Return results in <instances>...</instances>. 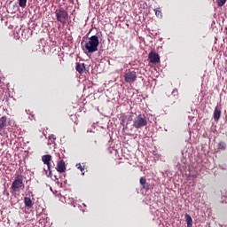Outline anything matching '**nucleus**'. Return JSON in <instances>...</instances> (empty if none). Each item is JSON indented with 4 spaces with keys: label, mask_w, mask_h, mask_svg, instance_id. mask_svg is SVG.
<instances>
[{
    "label": "nucleus",
    "mask_w": 227,
    "mask_h": 227,
    "mask_svg": "<svg viewBox=\"0 0 227 227\" xmlns=\"http://www.w3.org/2000/svg\"><path fill=\"white\" fill-rule=\"evenodd\" d=\"M98 45H100L98 35H92L82 46V51L85 52V54H93V52H97V51H98Z\"/></svg>",
    "instance_id": "f257e3e1"
},
{
    "label": "nucleus",
    "mask_w": 227,
    "mask_h": 227,
    "mask_svg": "<svg viewBox=\"0 0 227 227\" xmlns=\"http://www.w3.org/2000/svg\"><path fill=\"white\" fill-rule=\"evenodd\" d=\"M24 180L21 176H17L11 186L12 192H20V191L24 190Z\"/></svg>",
    "instance_id": "f03ea898"
},
{
    "label": "nucleus",
    "mask_w": 227,
    "mask_h": 227,
    "mask_svg": "<svg viewBox=\"0 0 227 227\" xmlns=\"http://www.w3.org/2000/svg\"><path fill=\"white\" fill-rule=\"evenodd\" d=\"M55 15L58 22H60V24H67V21L68 20V12L63 8L57 9L55 11Z\"/></svg>",
    "instance_id": "7ed1b4c3"
},
{
    "label": "nucleus",
    "mask_w": 227,
    "mask_h": 227,
    "mask_svg": "<svg viewBox=\"0 0 227 227\" xmlns=\"http://www.w3.org/2000/svg\"><path fill=\"white\" fill-rule=\"evenodd\" d=\"M146 125H148V121H146V117H145V115L139 114L134 119V129H143V127H146Z\"/></svg>",
    "instance_id": "20e7f679"
},
{
    "label": "nucleus",
    "mask_w": 227,
    "mask_h": 227,
    "mask_svg": "<svg viewBox=\"0 0 227 227\" xmlns=\"http://www.w3.org/2000/svg\"><path fill=\"white\" fill-rule=\"evenodd\" d=\"M124 81L129 84H132V82H136V81H137V73L134 70L126 71L124 74Z\"/></svg>",
    "instance_id": "39448f33"
},
{
    "label": "nucleus",
    "mask_w": 227,
    "mask_h": 227,
    "mask_svg": "<svg viewBox=\"0 0 227 227\" xmlns=\"http://www.w3.org/2000/svg\"><path fill=\"white\" fill-rule=\"evenodd\" d=\"M42 160L43 164L47 166L50 176H52V164H51V161L52 160V156L51 154L43 155Z\"/></svg>",
    "instance_id": "423d86ee"
},
{
    "label": "nucleus",
    "mask_w": 227,
    "mask_h": 227,
    "mask_svg": "<svg viewBox=\"0 0 227 227\" xmlns=\"http://www.w3.org/2000/svg\"><path fill=\"white\" fill-rule=\"evenodd\" d=\"M148 59L150 63H153V64L160 63V57L159 56V53L155 51H151L148 54Z\"/></svg>",
    "instance_id": "0eeeda50"
},
{
    "label": "nucleus",
    "mask_w": 227,
    "mask_h": 227,
    "mask_svg": "<svg viewBox=\"0 0 227 227\" xmlns=\"http://www.w3.org/2000/svg\"><path fill=\"white\" fill-rule=\"evenodd\" d=\"M58 173H65L67 171V165H65V160H59L57 163Z\"/></svg>",
    "instance_id": "6e6552de"
},
{
    "label": "nucleus",
    "mask_w": 227,
    "mask_h": 227,
    "mask_svg": "<svg viewBox=\"0 0 227 227\" xmlns=\"http://www.w3.org/2000/svg\"><path fill=\"white\" fill-rule=\"evenodd\" d=\"M75 69L80 74H84V70H86V64H84V63H76Z\"/></svg>",
    "instance_id": "1a4fd4ad"
},
{
    "label": "nucleus",
    "mask_w": 227,
    "mask_h": 227,
    "mask_svg": "<svg viewBox=\"0 0 227 227\" xmlns=\"http://www.w3.org/2000/svg\"><path fill=\"white\" fill-rule=\"evenodd\" d=\"M7 120H8V117H6V115H4L0 118V136H1V132H2L3 129H4V127H6Z\"/></svg>",
    "instance_id": "9d476101"
},
{
    "label": "nucleus",
    "mask_w": 227,
    "mask_h": 227,
    "mask_svg": "<svg viewBox=\"0 0 227 227\" xmlns=\"http://www.w3.org/2000/svg\"><path fill=\"white\" fill-rule=\"evenodd\" d=\"M221 118V109H219L217 106H215L214 111V120L215 121H219V119Z\"/></svg>",
    "instance_id": "9b49d317"
},
{
    "label": "nucleus",
    "mask_w": 227,
    "mask_h": 227,
    "mask_svg": "<svg viewBox=\"0 0 227 227\" xmlns=\"http://www.w3.org/2000/svg\"><path fill=\"white\" fill-rule=\"evenodd\" d=\"M140 184H142V189H145L146 191H148V189H150V184H148V183H146L145 177L140 178Z\"/></svg>",
    "instance_id": "f8f14e48"
},
{
    "label": "nucleus",
    "mask_w": 227,
    "mask_h": 227,
    "mask_svg": "<svg viewBox=\"0 0 227 227\" xmlns=\"http://www.w3.org/2000/svg\"><path fill=\"white\" fill-rule=\"evenodd\" d=\"M184 219L186 221L187 227H192V217L191 216V215L186 214L184 215Z\"/></svg>",
    "instance_id": "ddd939ff"
},
{
    "label": "nucleus",
    "mask_w": 227,
    "mask_h": 227,
    "mask_svg": "<svg viewBox=\"0 0 227 227\" xmlns=\"http://www.w3.org/2000/svg\"><path fill=\"white\" fill-rule=\"evenodd\" d=\"M24 203L25 207H27L28 208H31V207H33V200H31V198L29 197L24 198Z\"/></svg>",
    "instance_id": "4468645a"
},
{
    "label": "nucleus",
    "mask_w": 227,
    "mask_h": 227,
    "mask_svg": "<svg viewBox=\"0 0 227 227\" xmlns=\"http://www.w3.org/2000/svg\"><path fill=\"white\" fill-rule=\"evenodd\" d=\"M26 4H27V0H19V6H20V8H24Z\"/></svg>",
    "instance_id": "2eb2a0df"
},
{
    "label": "nucleus",
    "mask_w": 227,
    "mask_h": 227,
    "mask_svg": "<svg viewBox=\"0 0 227 227\" xmlns=\"http://www.w3.org/2000/svg\"><path fill=\"white\" fill-rule=\"evenodd\" d=\"M218 150H226V144L224 142H220L218 144Z\"/></svg>",
    "instance_id": "dca6fc26"
},
{
    "label": "nucleus",
    "mask_w": 227,
    "mask_h": 227,
    "mask_svg": "<svg viewBox=\"0 0 227 227\" xmlns=\"http://www.w3.org/2000/svg\"><path fill=\"white\" fill-rule=\"evenodd\" d=\"M154 12H155L156 17H158L159 19H162V12H160L157 9H154Z\"/></svg>",
    "instance_id": "f3484780"
},
{
    "label": "nucleus",
    "mask_w": 227,
    "mask_h": 227,
    "mask_svg": "<svg viewBox=\"0 0 227 227\" xmlns=\"http://www.w3.org/2000/svg\"><path fill=\"white\" fill-rule=\"evenodd\" d=\"M226 4V0H218V6L222 7Z\"/></svg>",
    "instance_id": "a211bd4d"
},
{
    "label": "nucleus",
    "mask_w": 227,
    "mask_h": 227,
    "mask_svg": "<svg viewBox=\"0 0 227 227\" xmlns=\"http://www.w3.org/2000/svg\"><path fill=\"white\" fill-rule=\"evenodd\" d=\"M76 168H77V169H80V171H82V173L83 170H84V168H82V166L81 165V163L76 164Z\"/></svg>",
    "instance_id": "6ab92c4d"
},
{
    "label": "nucleus",
    "mask_w": 227,
    "mask_h": 227,
    "mask_svg": "<svg viewBox=\"0 0 227 227\" xmlns=\"http://www.w3.org/2000/svg\"><path fill=\"white\" fill-rule=\"evenodd\" d=\"M4 196H6L7 198H10V192H8V190H4Z\"/></svg>",
    "instance_id": "aec40b11"
},
{
    "label": "nucleus",
    "mask_w": 227,
    "mask_h": 227,
    "mask_svg": "<svg viewBox=\"0 0 227 227\" xmlns=\"http://www.w3.org/2000/svg\"><path fill=\"white\" fill-rule=\"evenodd\" d=\"M49 139H50V140H51V139H53V141H56V135H54V134L50 135V136H49Z\"/></svg>",
    "instance_id": "412c9836"
},
{
    "label": "nucleus",
    "mask_w": 227,
    "mask_h": 227,
    "mask_svg": "<svg viewBox=\"0 0 227 227\" xmlns=\"http://www.w3.org/2000/svg\"><path fill=\"white\" fill-rule=\"evenodd\" d=\"M94 145H97V140L94 141Z\"/></svg>",
    "instance_id": "4be33fe9"
},
{
    "label": "nucleus",
    "mask_w": 227,
    "mask_h": 227,
    "mask_svg": "<svg viewBox=\"0 0 227 227\" xmlns=\"http://www.w3.org/2000/svg\"><path fill=\"white\" fill-rule=\"evenodd\" d=\"M1 82H3V81H2L1 78H0V84H1Z\"/></svg>",
    "instance_id": "5701e85b"
}]
</instances>
